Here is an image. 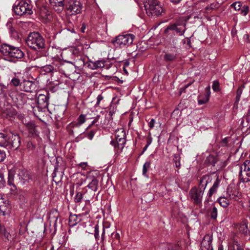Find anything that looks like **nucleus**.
<instances>
[{
	"label": "nucleus",
	"mask_w": 250,
	"mask_h": 250,
	"mask_svg": "<svg viewBox=\"0 0 250 250\" xmlns=\"http://www.w3.org/2000/svg\"><path fill=\"white\" fill-rule=\"evenodd\" d=\"M239 178L243 183L250 181V160H246L240 167Z\"/></svg>",
	"instance_id": "1a4fd4ad"
},
{
	"label": "nucleus",
	"mask_w": 250,
	"mask_h": 250,
	"mask_svg": "<svg viewBox=\"0 0 250 250\" xmlns=\"http://www.w3.org/2000/svg\"><path fill=\"white\" fill-rule=\"evenodd\" d=\"M240 98H241L240 96H237V95L236 96L235 101L234 104H237L239 103V101L240 100Z\"/></svg>",
	"instance_id": "4d7b16f0"
},
{
	"label": "nucleus",
	"mask_w": 250,
	"mask_h": 250,
	"mask_svg": "<svg viewBox=\"0 0 250 250\" xmlns=\"http://www.w3.org/2000/svg\"><path fill=\"white\" fill-rule=\"evenodd\" d=\"M248 222L247 220L243 221L237 226V229L239 231L243 234H247L248 232Z\"/></svg>",
	"instance_id": "b1692460"
},
{
	"label": "nucleus",
	"mask_w": 250,
	"mask_h": 250,
	"mask_svg": "<svg viewBox=\"0 0 250 250\" xmlns=\"http://www.w3.org/2000/svg\"><path fill=\"white\" fill-rule=\"evenodd\" d=\"M187 19L184 17L180 18L173 24L168 26L165 30L166 33H168L169 30L175 31L179 36L184 35L186 30V25Z\"/></svg>",
	"instance_id": "39448f33"
},
{
	"label": "nucleus",
	"mask_w": 250,
	"mask_h": 250,
	"mask_svg": "<svg viewBox=\"0 0 250 250\" xmlns=\"http://www.w3.org/2000/svg\"><path fill=\"white\" fill-rule=\"evenodd\" d=\"M51 7L58 12L61 11L64 5V0H49Z\"/></svg>",
	"instance_id": "f3484780"
},
{
	"label": "nucleus",
	"mask_w": 250,
	"mask_h": 250,
	"mask_svg": "<svg viewBox=\"0 0 250 250\" xmlns=\"http://www.w3.org/2000/svg\"><path fill=\"white\" fill-rule=\"evenodd\" d=\"M5 145V139L3 134L0 133V146H3Z\"/></svg>",
	"instance_id": "58836bf2"
},
{
	"label": "nucleus",
	"mask_w": 250,
	"mask_h": 250,
	"mask_svg": "<svg viewBox=\"0 0 250 250\" xmlns=\"http://www.w3.org/2000/svg\"><path fill=\"white\" fill-rule=\"evenodd\" d=\"M243 91V87H239L236 91V95L238 96H241V94L242 93Z\"/></svg>",
	"instance_id": "09e8293b"
},
{
	"label": "nucleus",
	"mask_w": 250,
	"mask_h": 250,
	"mask_svg": "<svg viewBox=\"0 0 250 250\" xmlns=\"http://www.w3.org/2000/svg\"><path fill=\"white\" fill-rule=\"evenodd\" d=\"M116 142L111 141L110 144L114 146L115 151L118 152V150L121 151L124 147L125 143V133L123 129L116 132Z\"/></svg>",
	"instance_id": "0eeeda50"
},
{
	"label": "nucleus",
	"mask_w": 250,
	"mask_h": 250,
	"mask_svg": "<svg viewBox=\"0 0 250 250\" xmlns=\"http://www.w3.org/2000/svg\"><path fill=\"white\" fill-rule=\"evenodd\" d=\"M227 138H225L221 142V145L222 146H225L227 145L228 143Z\"/></svg>",
	"instance_id": "603ef678"
},
{
	"label": "nucleus",
	"mask_w": 250,
	"mask_h": 250,
	"mask_svg": "<svg viewBox=\"0 0 250 250\" xmlns=\"http://www.w3.org/2000/svg\"><path fill=\"white\" fill-rule=\"evenodd\" d=\"M155 123V120L153 119H151L150 121L148 123L149 127L150 128H152L154 126Z\"/></svg>",
	"instance_id": "de8ad7c7"
},
{
	"label": "nucleus",
	"mask_w": 250,
	"mask_h": 250,
	"mask_svg": "<svg viewBox=\"0 0 250 250\" xmlns=\"http://www.w3.org/2000/svg\"><path fill=\"white\" fill-rule=\"evenodd\" d=\"M95 62L97 69L99 68H103L104 66V62L102 60H99Z\"/></svg>",
	"instance_id": "4c0bfd02"
},
{
	"label": "nucleus",
	"mask_w": 250,
	"mask_h": 250,
	"mask_svg": "<svg viewBox=\"0 0 250 250\" xmlns=\"http://www.w3.org/2000/svg\"><path fill=\"white\" fill-rule=\"evenodd\" d=\"M21 82L20 80L18 79L17 77L13 78L10 81V85L14 86H17L20 85L21 86Z\"/></svg>",
	"instance_id": "7c9ffc66"
},
{
	"label": "nucleus",
	"mask_w": 250,
	"mask_h": 250,
	"mask_svg": "<svg viewBox=\"0 0 250 250\" xmlns=\"http://www.w3.org/2000/svg\"><path fill=\"white\" fill-rule=\"evenodd\" d=\"M53 71H54V66L52 65H46L41 67V73L44 75Z\"/></svg>",
	"instance_id": "cd10ccee"
},
{
	"label": "nucleus",
	"mask_w": 250,
	"mask_h": 250,
	"mask_svg": "<svg viewBox=\"0 0 250 250\" xmlns=\"http://www.w3.org/2000/svg\"><path fill=\"white\" fill-rule=\"evenodd\" d=\"M234 8L236 10H239L241 8V4L239 2H236L233 4Z\"/></svg>",
	"instance_id": "a19ab883"
},
{
	"label": "nucleus",
	"mask_w": 250,
	"mask_h": 250,
	"mask_svg": "<svg viewBox=\"0 0 250 250\" xmlns=\"http://www.w3.org/2000/svg\"><path fill=\"white\" fill-rule=\"evenodd\" d=\"M37 12L39 13L40 16L42 19V21L45 23H48L51 21L52 16L49 13H47V10L45 7L38 9Z\"/></svg>",
	"instance_id": "ddd939ff"
},
{
	"label": "nucleus",
	"mask_w": 250,
	"mask_h": 250,
	"mask_svg": "<svg viewBox=\"0 0 250 250\" xmlns=\"http://www.w3.org/2000/svg\"><path fill=\"white\" fill-rule=\"evenodd\" d=\"M83 198V194L81 192H78L75 197V202L79 203L82 201Z\"/></svg>",
	"instance_id": "f704fd0d"
},
{
	"label": "nucleus",
	"mask_w": 250,
	"mask_h": 250,
	"mask_svg": "<svg viewBox=\"0 0 250 250\" xmlns=\"http://www.w3.org/2000/svg\"><path fill=\"white\" fill-rule=\"evenodd\" d=\"M174 161L175 162V167H180L181 164L179 158L177 157H175L174 158Z\"/></svg>",
	"instance_id": "ea45409f"
},
{
	"label": "nucleus",
	"mask_w": 250,
	"mask_h": 250,
	"mask_svg": "<svg viewBox=\"0 0 250 250\" xmlns=\"http://www.w3.org/2000/svg\"><path fill=\"white\" fill-rule=\"evenodd\" d=\"M41 54L42 56H45L46 55V52L44 50H42Z\"/></svg>",
	"instance_id": "680f3d73"
},
{
	"label": "nucleus",
	"mask_w": 250,
	"mask_h": 250,
	"mask_svg": "<svg viewBox=\"0 0 250 250\" xmlns=\"http://www.w3.org/2000/svg\"><path fill=\"white\" fill-rule=\"evenodd\" d=\"M212 88L214 91L218 92L220 90L219 83L217 81H214L213 82Z\"/></svg>",
	"instance_id": "2f4dec72"
},
{
	"label": "nucleus",
	"mask_w": 250,
	"mask_h": 250,
	"mask_svg": "<svg viewBox=\"0 0 250 250\" xmlns=\"http://www.w3.org/2000/svg\"><path fill=\"white\" fill-rule=\"evenodd\" d=\"M103 99V97L101 95H98L97 98V104H99L100 101Z\"/></svg>",
	"instance_id": "5fc2aeb1"
},
{
	"label": "nucleus",
	"mask_w": 250,
	"mask_h": 250,
	"mask_svg": "<svg viewBox=\"0 0 250 250\" xmlns=\"http://www.w3.org/2000/svg\"><path fill=\"white\" fill-rule=\"evenodd\" d=\"M152 141V139L150 135H149L147 136V138L146 139V145L149 146Z\"/></svg>",
	"instance_id": "8fccbe9b"
},
{
	"label": "nucleus",
	"mask_w": 250,
	"mask_h": 250,
	"mask_svg": "<svg viewBox=\"0 0 250 250\" xmlns=\"http://www.w3.org/2000/svg\"><path fill=\"white\" fill-rule=\"evenodd\" d=\"M249 12V7L248 5H244L241 9V14L243 16H246Z\"/></svg>",
	"instance_id": "473e14b6"
},
{
	"label": "nucleus",
	"mask_w": 250,
	"mask_h": 250,
	"mask_svg": "<svg viewBox=\"0 0 250 250\" xmlns=\"http://www.w3.org/2000/svg\"><path fill=\"white\" fill-rule=\"evenodd\" d=\"M94 135H95V131H93V130L90 131L87 134V138L89 140H91L93 138Z\"/></svg>",
	"instance_id": "79ce46f5"
},
{
	"label": "nucleus",
	"mask_w": 250,
	"mask_h": 250,
	"mask_svg": "<svg viewBox=\"0 0 250 250\" xmlns=\"http://www.w3.org/2000/svg\"><path fill=\"white\" fill-rule=\"evenodd\" d=\"M149 146L148 145H146L143 148V152H145L147 148V147Z\"/></svg>",
	"instance_id": "e2e57ef3"
},
{
	"label": "nucleus",
	"mask_w": 250,
	"mask_h": 250,
	"mask_svg": "<svg viewBox=\"0 0 250 250\" xmlns=\"http://www.w3.org/2000/svg\"><path fill=\"white\" fill-rule=\"evenodd\" d=\"M97 121V119H95L94 120H93L92 122V125H93L94 124H95Z\"/></svg>",
	"instance_id": "69168bd1"
},
{
	"label": "nucleus",
	"mask_w": 250,
	"mask_h": 250,
	"mask_svg": "<svg viewBox=\"0 0 250 250\" xmlns=\"http://www.w3.org/2000/svg\"><path fill=\"white\" fill-rule=\"evenodd\" d=\"M48 97L44 94H39L37 99L39 106L42 109H45L48 105Z\"/></svg>",
	"instance_id": "2eb2a0df"
},
{
	"label": "nucleus",
	"mask_w": 250,
	"mask_h": 250,
	"mask_svg": "<svg viewBox=\"0 0 250 250\" xmlns=\"http://www.w3.org/2000/svg\"><path fill=\"white\" fill-rule=\"evenodd\" d=\"M27 45L35 50L43 49L45 47V41L43 37L38 32L30 33L26 41Z\"/></svg>",
	"instance_id": "7ed1b4c3"
},
{
	"label": "nucleus",
	"mask_w": 250,
	"mask_h": 250,
	"mask_svg": "<svg viewBox=\"0 0 250 250\" xmlns=\"http://www.w3.org/2000/svg\"><path fill=\"white\" fill-rule=\"evenodd\" d=\"M134 36L131 34L119 35L112 41V43L116 47L124 48L130 45Z\"/></svg>",
	"instance_id": "20e7f679"
},
{
	"label": "nucleus",
	"mask_w": 250,
	"mask_h": 250,
	"mask_svg": "<svg viewBox=\"0 0 250 250\" xmlns=\"http://www.w3.org/2000/svg\"><path fill=\"white\" fill-rule=\"evenodd\" d=\"M210 216L212 219H216L217 217L218 211L215 207H213L209 211Z\"/></svg>",
	"instance_id": "c756f323"
},
{
	"label": "nucleus",
	"mask_w": 250,
	"mask_h": 250,
	"mask_svg": "<svg viewBox=\"0 0 250 250\" xmlns=\"http://www.w3.org/2000/svg\"><path fill=\"white\" fill-rule=\"evenodd\" d=\"M13 10L18 15H30L33 13L31 6L24 0L16 1L13 7Z\"/></svg>",
	"instance_id": "423d86ee"
},
{
	"label": "nucleus",
	"mask_w": 250,
	"mask_h": 250,
	"mask_svg": "<svg viewBox=\"0 0 250 250\" xmlns=\"http://www.w3.org/2000/svg\"><path fill=\"white\" fill-rule=\"evenodd\" d=\"M89 67L92 69H97L95 62H91L89 64Z\"/></svg>",
	"instance_id": "49530a36"
},
{
	"label": "nucleus",
	"mask_w": 250,
	"mask_h": 250,
	"mask_svg": "<svg viewBox=\"0 0 250 250\" xmlns=\"http://www.w3.org/2000/svg\"><path fill=\"white\" fill-rule=\"evenodd\" d=\"M208 179L207 176H203L200 179L199 188L194 187L190 190V197L195 204L198 205L202 203L203 195L208 184Z\"/></svg>",
	"instance_id": "f03ea898"
},
{
	"label": "nucleus",
	"mask_w": 250,
	"mask_h": 250,
	"mask_svg": "<svg viewBox=\"0 0 250 250\" xmlns=\"http://www.w3.org/2000/svg\"><path fill=\"white\" fill-rule=\"evenodd\" d=\"M4 236L8 239L9 240V233H7V232H4Z\"/></svg>",
	"instance_id": "052dcab7"
},
{
	"label": "nucleus",
	"mask_w": 250,
	"mask_h": 250,
	"mask_svg": "<svg viewBox=\"0 0 250 250\" xmlns=\"http://www.w3.org/2000/svg\"><path fill=\"white\" fill-rule=\"evenodd\" d=\"M64 54L68 57H69L72 60L71 61H73L74 62V64L75 63V62L74 60L76 57L78 56V50L76 48H70L67 50H66Z\"/></svg>",
	"instance_id": "5701e85b"
},
{
	"label": "nucleus",
	"mask_w": 250,
	"mask_h": 250,
	"mask_svg": "<svg viewBox=\"0 0 250 250\" xmlns=\"http://www.w3.org/2000/svg\"><path fill=\"white\" fill-rule=\"evenodd\" d=\"M85 116L83 115H81L79 117V122L81 124H82L85 122Z\"/></svg>",
	"instance_id": "c03bdc74"
},
{
	"label": "nucleus",
	"mask_w": 250,
	"mask_h": 250,
	"mask_svg": "<svg viewBox=\"0 0 250 250\" xmlns=\"http://www.w3.org/2000/svg\"><path fill=\"white\" fill-rule=\"evenodd\" d=\"M212 239L208 235H206L201 243L202 250H213L211 246Z\"/></svg>",
	"instance_id": "4468645a"
},
{
	"label": "nucleus",
	"mask_w": 250,
	"mask_h": 250,
	"mask_svg": "<svg viewBox=\"0 0 250 250\" xmlns=\"http://www.w3.org/2000/svg\"><path fill=\"white\" fill-rule=\"evenodd\" d=\"M218 250H224L222 245H220L218 247Z\"/></svg>",
	"instance_id": "0e129e2a"
},
{
	"label": "nucleus",
	"mask_w": 250,
	"mask_h": 250,
	"mask_svg": "<svg viewBox=\"0 0 250 250\" xmlns=\"http://www.w3.org/2000/svg\"><path fill=\"white\" fill-rule=\"evenodd\" d=\"M87 166V163L86 162H82L79 164V166L82 167L83 168H85Z\"/></svg>",
	"instance_id": "864d4df0"
},
{
	"label": "nucleus",
	"mask_w": 250,
	"mask_h": 250,
	"mask_svg": "<svg viewBox=\"0 0 250 250\" xmlns=\"http://www.w3.org/2000/svg\"><path fill=\"white\" fill-rule=\"evenodd\" d=\"M5 88L3 85L0 84V97L3 95Z\"/></svg>",
	"instance_id": "3c124183"
},
{
	"label": "nucleus",
	"mask_w": 250,
	"mask_h": 250,
	"mask_svg": "<svg viewBox=\"0 0 250 250\" xmlns=\"http://www.w3.org/2000/svg\"><path fill=\"white\" fill-rule=\"evenodd\" d=\"M229 250H243V248L237 241H234L229 245Z\"/></svg>",
	"instance_id": "c85d7f7f"
},
{
	"label": "nucleus",
	"mask_w": 250,
	"mask_h": 250,
	"mask_svg": "<svg viewBox=\"0 0 250 250\" xmlns=\"http://www.w3.org/2000/svg\"><path fill=\"white\" fill-rule=\"evenodd\" d=\"M12 145L14 147L18 148L21 144V139L20 136L17 135H14L12 137Z\"/></svg>",
	"instance_id": "bb28decb"
},
{
	"label": "nucleus",
	"mask_w": 250,
	"mask_h": 250,
	"mask_svg": "<svg viewBox=\"0 0 250 250\" xmlns=\"http://www.w3.org/2000/svg\"><path fill=\"white\" fill-rule=\"evenodd\" d=\"M210 93V86H208L205 88L204 94H200L198 96L197 102L198 104L202 105L208 102L209 100Z\"/></svg>",
	"instance_id": "9b49d317"
},
{
	"label": "nucleus",
	"mask_w": 250,
	"mask_h": 250,
	"mask_svg": "<svg viewBox=\"0 0 250 250\" xmlns=\"http://www.w3.org/2000/svg\"><path fill=\"white\" fill-rule=\"evenodd\" d=\"M65 63H70L72 64V66L76 67L74 65V62L73 61H69L64 60L62 61L60 60H55L53 62V66H54V71H63V68L65 66Z\"/></svg>",
	"instance_id": "f8f14e48"
},
{
	"label": "nucleus",
	"mask_w": 250,
	"mask_h": 250,
	"mask_svg": "<svg viewBox=\"0 0 250 250\" xmlns=\"http://www.w3.org/2000/svg\"><path fill=\"white\" fill-rule=\"evenodd\" d=\"M35 84L32 81L24 80L21 84V88L26 92H32L34 89Z\"/></svg>",
	"instance_id": "aec40b11"
},
{
	"label": "nucleus",
	"mask_w": 250,
	"mask_h": 250,
	"mask_svg": "<svg viewBox=\"0 0 250 250\" xmlns=\"http://www.w3.org/2000/svg\"><path fill=\"white\" fill-rule=\"evenodd\" d=\"M170 1L174 3H179L181 0H170Z\"/></svg>",
	"instance_id": "bf43d9fd"
},
{
	"label": "nucleus",
	"mask_w": 250,
	"mask_h": 250,
	"mask_svg": "<svg viewBox=\"0 0 250 250\" xmlns=\"http://www.w3.org/2000/svg\"><path fill=\"white\" fill-rule=\"evenodd\" d=\"M87 179L90 180L87 187L92 190L96 191L97 190L98 180L96 178H88Z\"/></svg>",
	"instance_id": "393cba45"
},
{
	"label": "nucleus",
	"mask_w": 250,
	"mask_h": 250,
	"mask_svg": "<svg viewBox=\"0 0 250 250\" xmlns=\"http://www.w3.org/2000/svg\"><path fill=\"white\" fill-rule=\"evenodd\" d=\"M244 120H245L244 119H242V120L241 121V125H242L243 127H246V126H247L248 125V124L246 125V124L245 123Z\"/></svg>",
	"instance_id": "13d9d810"
},
{
	"label": "nucleus",
	"mask_w": 250,
	"mask_h": 250,
	"mask_svg": "<svg viewBox=\"0 0 250 250\" xmlns=\"http://www.w3.org/2000/svg\"><path fill=\"white\" fill-rule=\"evenodd\" d=\"M0 51L4 59L10 62H15L24 56L23 52L19 48L7 44H1Z\"/></svg>",
	"instance_id": "f257e3e1"
},
{
	"label": "nucleus",
	"mask_w": 250,
	"mask_h": 250,
	"mask_svg": "<svg viewBox=\"0 0 250 250\" xmlns=\"http://www.w3.org/2000/svg\"><path fill=\"white\" fill-rule=\"evenodd\" d=\"M228 196L227 197H220L218 199L219 204L223 208H227L230 203V200H236L240 194L235 189L233 190L231 187H229L227 190Z\"/></svg>",
	"instance_id": "6e6552de"
},
{
	"label": "nucleus",
	"mask_w": 250,
	"mask_h": 250,
	"mask_svg": "<svg viewBox=\"0 0 250 250\" xmlns=\"http://www.w3.org/2000/svg\"><path fill=\"white\" fill-rule=\"evenodd\" d=\"M2 199H0V211L3 213L4 214L5 212V208L6 207L4 206V203L2 201Z\"/></svg>",
	"instance_id": "e433bc0d"
},
{
	"label": "nucleus",
	"mask_w": 250,
	"mask_h": 250,
	"mask_svg": "<svg viewBox=\"0 0 250 250\" xmlns=\"http://www.w3.org/2000/svg\"><path fill=\"white\" fill-rule=\"evenodd\" d=\"M80 219L75 214L70 215L69 218V225L73 227L77 225L80 221Z\"/></svg>",
	"instance_id": "a878e982"
},
{
	"label": "nucleus",
	"mask_w": 250,
	"mask_h": 250,
	"mask_svg": "<svg viewBox=\"0 0 250 250\" xmlns=\"http://www.w3.org/2000/svg\"><path fill=\"white\" fill-rule=\"evenodd\" d=\"M14 175L15 170L13 169L9 170L8 175V184L9 186L11 187L10 190L11 191L12 194L15 193L16 190V187L13 183Z\"/></svg>",
	"instance_id": "dca6fc26"
},
{
	"label": "nucleus",
	"mask_w": 250,
	"mask_h": 250,
	"mask_svg": "<svg viewBox=\"0 0 250 250\" xmlns=\"http://www.w3.org/2000/svg\"><path fill=\"white\" fill-rule=\"evenodd\" d=\"M5 181L4 179L2 173L0 171V188L4 187Z\"/></svg>",
	"instance_id": "c9c22d12"
},
{
	"label": "nucleus",
	"mask_w": 250,
	"mask_h": 250,
	"mask_svg": "<svg viewBox=\"0 0 250 250\" xmlns=\"http://www.w3.org/2000/svg\"><path fill=\"white\" fill-rule=\"evenodd\" d=\"M6 156L5 153L3 151L0 150V162L4 160Z\"/></svg>",
	"instance_id": "a18cd8bd"
},
{
	"label": "nucleus",
	"mask_w": 250,
	"mask_h": 250,
	"mask_svg": "<svg viewBox=\"0 0 250 250\" xmlns=\"http://www.w3.org/2000/svg\"><path fill=\"white\" fill-rule=\"evenodd\" d=\"M30 145L33 146L32 143H29L28 144V146H29V147H30Z\"/></svg>",
	"instance_id": "774afa93"
},
{
	"label": "nucleus",
	"mask_w": 250,
	"mask_h": 250,
	"mask_svg": "<svg viewBox=\"0 0 250 250\" xmlns=\"http://www.w3.org/2000/svg\"><path fill=\"white\" fill-rule=\"evenodd\" d=\"M226 0H208L205 9L207 11L210 9L217 8Z\"/></svg>",
	"instance_id": "a211bd4d"
},
{
	"label": "nucleus",
	"mask_w": 250,
	"mask_h": 250,
	"mask_svg": "<svg viewBox=\"0 0 250 250\" xmlns=\"http://www.w3.org/2000/svg\"><path fill=\"white\" fill-rule=\"evenodd\" d=\"M111 237L113 239L119 240L120 238V234L118 232H113L111 234Z\"/></svg>",
	"instance_id": "37998d69"
},
{
	"label": "nucleus",
	"mask_w": 250,
	"mask_h": 250,
	"mask_svg": "<svg viewBox=\"0 0 250 250\" xmlns=\"http://www.w3.org/2000/svg\"><path fill=\"white\" fill-rule=\"evenodd\" d=\"M221 180L219 179L218 177L217 178L214 182L212 187L209 189L208 192L207 194V201H209L212 195L216 193L217 189L219 187Z\"/></svg>",
	"instance_id": "6ab92c4d"
},
{
	"label": "nucleus",
	"mask_w": 250,
	"mask_h": 250,
	"mask_svg": "<svg viewBox=\"0 0 250 250\" xmlns=\"http://www.w3.org/2000/svg\"><path fill=\"white\" fill-rule=\"evenodd\" d=\"M177 53L175 48H173L170 52H167L164 56V59L166 61H172L176 58Z\"/></svg>",
	"instance_id": "4be33fe9"
},
{
	"label": "nucleus",
	"mask_w": 250,
	"mask_h": 250,
	"mask_svg": "<svg viewBox=\"0 0 250 250\" xmlns=\"http://www.w3.org/2000/svg\"><path fill=\"white\" fill-rule=\"evenodd\" d=\"M67 13L73 15L81 13L83 5L80 0H70L66 5Z\"/></svg>",
	"instance_id": "9d476101"
},
{
	"label": "nucleus",
	"mask_w": 250,
	"mask_h": 250,
	"mask_svg": "<svg viewBox=\"0 0 250 250\" xmlns=\"http://www.w3.org/2000/svg\"><path fill=\"white\" fill-rule=\"evenodd\" d=\"M85 29H86V25H85V24L84 23H83L82 25V27H81V31L83 33H84Z\"/></svg>",
	"instance_id": "6e6d98bb"
},
{
	"label": "nucleus",
	"mask_w": 250,
	"mask_h": 250,
	"mask_svg": "<svg viewBox=\"0 0 250 250\" xmlns=\"http://www.w3.org/2000/svg\"><path fill=\"white\" fill-rule=\"evenodd\" d=\"M27 127L29 135L31 137L36 138L39 136V131L37 130L36 126L34 124L30 123L28 124Z\"/></svg>",
	"instance_id": "412c9836"
},
{
	"label": "nucleus",
	"mask_w": 250,
	"mask_h": 250,
	"mask_svg": "<svg viewBox=\"0 0 250 250\" xmlns=\"http://www.w3.org/2000/svg\"><path fill=\"white\" fill-rule=\"evenodd\" d=\"M244 38H246L247 39H248L249 36L248 34H245L244 36Z\"/></svg>",
	"instance_id": "338daca9"
},
{
	"label": "nucleus",
	"mask_w": 250,
	"mask_h": 250,
	"mask_svg": "<svg viewBox=\"0 0 250 250\" xmlns=\"http://www.w3.org/2000/svg\"><path fill=\"white\" fill-rule=\"evenodd\" d=\"M150 163L149 162H146L143 165V174L145 175L146 173L148 168L150 167Z\"/></svg>",
	"instance_id": "72a5a7b5"
}]
</instances>
